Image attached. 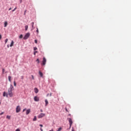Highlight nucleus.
Here are the masks:
<instances>
[{
  "instance_id": "f257e3e1",
  "label": "nucleus",
  "mask_w": 131,
  "mask_h": 131,
  "mask_svg": "<svg viewBox=\"0 0 131 131\" xmlns=\"http://www.w3.org/2000/svg\"><path fill=\"white\" fill-rule=\"evenodd\" d=\"M13 91H14V86L11 84L10 85V87L8 89V94L9 97H13Z\"/></svg>"
},
{
  "instance_id": "f03ea898",
  "label": "nucleus",
  "mask_w": 131,
  "mask_h": 131,
  "mask_svg": "<svg viewBox=\"0 0 131 131\" xmlns=\"http://www.w3.org/2000/svg\"><path fill=\"white\" fill-rule=\"evenodd\" d=\"M68 120L70 123V128H71V126H72V123H73V122L72 121V119L71 118H68Z\"/></svg>"
},
{
  "instance_id": "7ed1b4c3",
  "label": "nucleus",
  "mask_w": 131,
  "mask_h": 131,
  "mask_svg": "<svg viewBox=\"0 0 131 131\" xmlns=\"http://www.w3.org/2000/svg\"><path fill=\"white\" fill-rule=\"evenodd\" d=\"M30 36V33H27L25 34V36L24 37V39H27L28 37Z\"/></svg>"
},
{
  "instance_id": "20e7f679",
  "label": "nucleus",
  "mask_w": 131,
  "mask_h": 131,
  "mask_svg": "<svg viewBox=\"0 0 131 131\" xmlns=\"http://www.w3.org/2000/svg\"><path fill=\"white\" fill-rule=\"evenodd\" d=\"M20 111H21V107L20 106L18 105L16 108V113H19Z\"/></svg>"
},
{
  "instance_id": "39448f33",
  "label": "nucleus",
  "mask_w": 131,
  "mask_h": 131,
  "mask_svg": "<svg viewBox=\"0 0 131 131\" xmlns=\"http://www.w3.org/2000/svg\"><path fill=\"white\" fill-rule=\"evenodd\" d=\"M46 63H47V59H46V57H43V60L42 61V65H43V66H45V65H46Z\"/></svg>"
},
{
  "instance_id": "423d86ee",
  "label": "nucleus",
  "mask_w": 131,
  "mask_h": 131,
  "mask_svg": "<svg viewBox=\"0 0 131 131\" xmlns=\"http://www.w3.org/2000/svg\"><path fill=\"white\" fill-rule=\"evenodd\" d=\"M44 116H46V114L43 113H41L38 115V118H42V117H44Z\"/></svg>"
},
{
  "instance_id": "0eeeda50",
  "label": "nucleus",
  "mask_w": 131,
  "mask_h": 131,
  "mask_svg": "<svg viewBox=\"0 0 131 131\" xmlns=\"http://www.w3.org/2000/svg\"><path fill=\"white\" fill-rule=\"evenodd\" d=\"M34 100L35 102H38V101H39V97H37V96H35L34 97Z\"/></svg>"
},
{
  "instance_id": "6e6552de",
  "label": "nucleus",
  "mask_w": 131,
  "mask_h": 131,
  "mask_svg": "<svg viewBox=\"0 0 131 131\" xmlns=\"http://www.w3.org/2000/svg\"><path fill=\"white\" fill-rule=\"evenodd\" d=\"M34 92L35 93V94H37V93H38V89L36 88H35Z\"/></svg>"
},
{
  "instance_id": "1a4fd4ad",
  "label": "nucleus",
  "mask_w": 131,
  "mask_h": 131,
  "mask_svg": "<svg viewBox=\"0 0 131 131\" xmlns=\"http://www.w3.org/2000/svg\"><path fill=\"white\" fill-rule=\"evenodd\" d=\"M30 109L27 110L26 111V114L27 115H28V114H30Z\"/></svg>"
},
{
  "instance_id": "9d476101",
  "label": "nucleus",
  "mask_w": 131,
  "mask_h": 131,
  "mask_svg": "<svg viewBox=\"0 0 131 131\" xmlns=\"http://www.w3.org/2000/svg\"><path fill=\"white\" fill-rule=\"evenodd\" d=\"M39 74L40 77H42V76H43V74H42V72H40V71H39Z\"/></svg>"
},
{
  "instance_id": "9b49d317",
  "label": "nucleus",
  "mask_w": 131,
  "mask_h": 131,
  "mask_svg": "<svg viewBox=\"0 0 131 131\" xmlns=\"http://www.w3.org/2000/svg\"><path fill=\"white\" fill-rule=\"evenodd\" d=\"M45 106H48V104H49V101H48V100L47 99H46L45 100Z\"/></svg>"
},
{
  "instance_id": "f8f14e48",
  "label": "nucleus",
  "mask_w": 131,
  "mask_h": 131,
  "mask_svg": "<svg viewBox=\"0 0 131 131\" xmlns=\"http://www.w3.org/2000/svg\"><path fill=\"white\" fill-rule=\"evenodd\" d=\"M13 46H14V41H12L11 42V44L10 45V47H13Z\"/></svg>"
},
{
  "instance_id": "ddd939ff",
  "label": "nucleus",
  "mask_w": 131,
  "mask_h": 131,
  "mask_svg": "<svg viewBox=\"0 0 131 131\" xmlns=\"http://www.w3.org/2000/svg\"><path fill=\"white\" fill-rule=\"evenodd\" d=\"M7 26H8V22L5 21L4 23V27H7Z\"/></svg>"
},
{
  "instance_id": "4468645a",
  "label": "nucleus",
  "mask_w": 131,
  "mask_h": 131,
  "mask_svg": "<svg viewBox=\"0 0 131 131\" xmlns=\"http://www.w3.org/2000/svg\"><path fill=\"white\" fill-rule=\"evenodd\" d=\"M25 27L26 31H27V30H28V26L26 25Z\"/></svg>"
},
{
  "instance_id": "2eb2a0df",
  "label": "nucleus",
  "mask_w": 131,
  "mask_h": 131,
  "mask_svg": "<svg viewBox=\"0 0 131 131\" xmlns=\"http://www.w3.org/2000/svg\"><path fill=\"white\" fill-rule=\"evenodd\" d=\"M6 118L7 119H11V116L7 115V117H6Z\"/></svg>"
},
{
  "instance_id": "dca6fc26",
  "label": "nucleus",
  "mask_w": 131,
  "mask_h": 131,
  "mask_svg": "<svg viewBox=\"0 0 131 131\" xmlns=\"http://www.w3.org/2000/svg\"><path fill=\"white\" fill-rule=\"evenodd\" d=\"M11 76H8V80H9V81H10V82H11Z\"/></svg>"
},
{
  "instance_id": "f3484780",
  "label": "nucleus",
  "mask_w": 131,
  "mask_h": 131,
  "mask_svg": "<svg viewBox=\"0 0 131 131\" xmlns=\"http://www.w3.org/2000/svg\"><path fill=\"white\" fill-rule=\"evenodd\" d=\"M33 121H36V116H34L33 119Z\"/></svg>"
},
{
  "instance_id": "a211bd4d",
  "label": "nucleus",
  "mask_w": 131,
  "mask_h": 131,
  "mask_svg": "<svg viewBox=\"0 0 131 131\" xmlns=\"http://www.w3.org/2000/svg\"><path fill=\"white\" fill-rule=\"evenodd\" d=\"M31 25H32V29H34V23H32Z\"/></svg>"
},
{
  "instance_id": "6ab92c4d",
  "label": "nucleus",
  "mask_w": 131,
  "mask_h": 131,
  "mask_svg": "<svg viewBox=\"0 0 131 131\" xmlns=\"http://www.w3.org/2000/svg\"><path fill=\"white\" fill-rule=\"evenodd\" d=\"M36 62H37V63H38V64H39V59L37 58V59H36Z\"/></svg>"
},
{
  "instance_id": "aec40b11",
  "label": "nucleus",
  "mask_w": 131,
  "mask_h": 131,
  "mask_svg": "<svg viewBox=\"0 0 131 131\" xmlns=\"http://www.w3.org/2000/svg\"><path fill=\"white\" fill-rule=\"evenodd\" d=\"M19 38H23V35H22V34L20 35Z\"/></svg>"
},
{
  "instance_id": "412c9836",
  "label": "nucleus",
  "mask_w": 131,
  "mask_h": 131,
  "mask_svg": "<svg viewBox=\"0 0 131 131\" xmlns=\"http://www.w3.org/2000/svg\"><path fill=\"white\" fill-rule=\"evenodd\" d=\"M17 10V7H15L13 10H12V12H15Z\"/></svg>"
},
{
  "instance_id": "4be33fe9",
  "label": "nucleus",
  "mask_w": 131,
  "mask_h": 131,
  "mask_svg": "<svg viewBox=\"0 0 131 131\" xmlns=\"http://www.w3.org/2000/svg\"><path fill=\"white\" fill-rule=\"evenodd\" d=\"M2 73H3V74H4L5 73V69H3Z\"/></svg>"
},
{
  "instance_id": "5701e85b",
  "label": "nucleus",
  "mask_w": 131,
  "mask_h": 131,
  "mask_svg": "<svg viewBox=\"0 0 131 131\" xmlns=\"http://www.w3.org/2000/svg\"><path fill=\"white\" fill-rule=\"evenodd\" d=\"M3 97H6V92L3 93Z\"/></svg>"
},
{
  "instance_id": "b1692460",
  "label": "nucleus",
  "mask_w": 131,
  "mask_h": 131,
  "mask_svg": "<svg viewBox=\"0 0 131 131\" xmlns=\"http://www.w3.org/2000/svg\"><path fill=\"white\" fill-rule=\"evenodd\" d=\"M36 50H37V48L34 47V51H36Z\"/></svg>"
},
{
  "instance_id": "393cba45",
  "label": "nucleus",
  "mask_w": 131,
  "mask_h": 131,
  "mask_svg": "<svg viewBox=\"0 0 131 131\" xmlns=\"http://www.w3.org/2000/svg\"><path fill=\"white\" fill-rule=\"evenodd\" d=\"M5 43H7V42H8V39H6L5 40Z\"/></svg>"
},
{
  "instance_id": "a878e982",
  "label": "nucleus",
  "mask_w": 131,
  "mask_h": 131,
  "mask_svg": "<svg viewBox=\"0 0 131 131\" xmlns=\"http://www.w3.org/2000/svg\"><path fill=\"white\" fill-rule=\"evenodd\" d=\"M14 86H16V81H14Z\"/></svg>"
},
{
  "instance_id": "bb28decb",
  "label": "nucleus",
  "mask_w": 131,
  "mask_h": 131,
  "mask_svg": "<svg viewBox=\"0 0 131 131\" xmlns=\"http://www.w3.org/2000/svg\"><path fill=\"white\" fill-rule=\"evenodd\" d=\"M36 32L37 33V34H38V28H37Z\"/></svg>"
},
{
  "instance_id": "cd10ccee",
  "label": "nucleus",
  "mask_w": 131,
  "mask_h": 131,
  "mask_svg": "<svg viewBox=\"0 0 131 131\" xmlns=\"http://www.w3.org/2000/svg\"><path fill=\"white\" fill-rule=\"evenodd\" d=\"M65 110L67 112H69L68 110H67V107L65 108Z\"/></svg>"
},
{
  "instance_id": "c85d7f7f",
  "label": "nucleus",
  "mask_w": 131,
  "mask_h": 131,
  "mask_svg": "<svg viewBox=\"0 0 131 131\" xmlns=\"http://www.w3.org/2000/svg\"><path fill=\"white\" fill-rule=\"evenodd\" d=\"M31 77H32V79H34V76H33V75H32Z\"/></svg>"
},
{
  "instance_id": "c756f323",
  "label": "nucleus",
  "mask_w": 131,
  "mask_h": 131,
  "mask_svg": "<svg viewBox=\"0 0 131 131\" xmlns=\"http://www.w3.org/2000/svg\"><path fill=\"white\" fill-rule=\"evenodd\" d=\"M15 131H20V129L17 128V129H16L15 130Z\"/></svg>"
},
{
  "instance_id": "7c9ffc66",
  "label": "nucleus",
  "mask_w": 131,
  "mask_h": 131,
  "mask_svg": "<svg viewBox=\"0 0 131 131\" xmlns=\"http://www.w3.org/2000/svg\"><path fill=\"white\" fill-rule=\"evenodd\" d=\"M26 12H27V10H25L24 15H26Z\"/></svg>"
},
{
  "instance_id": "2f4dec72",
  "label": "nucleus",
  "mask_w": 131,
  "mask_h": 131,
  "mask_svg": "<svg viewBox=\"0 0 131 131\" xmlns=\"http://www.w3.org/2000/svg\"><path fill=\"white\" fill-rule=\"evenodd\" d=\"M35 43H37V40H35Z\"/></svg>"
},
{
  "instance_id": "473e14b6",
  "label": "nucleus",
  "mask_w": 131,
  "mask_h": 131,
  "mask_svg": "<svg viewBox=\"0 0 131 131\" xmlns=\"http://www.w3.org/2000/svg\"><path fill=\"white\" fill-rule=\"evenodd\" d=\"M4 112H2L1 113H0V115H3V114H4Z\"/></svg>"
},
{
  "instance_id": "72a5a7b5",
  "label": "nucleus",
  "mask_w": 131,
  "mask_h": 131,
  "mask_svg": "<svg viewBox=\"0 0 131 131\" xmlns=\"http://www.w3.org/2000/svg\"><path fill=\"white\" fill-rule=\"evenodd\" d=\"M36 53H37V51H35L34 53V55H35V54H36Z\"/></svg>"
},
{
  "instance_id": "f704fd0d",
  "label": "nucleus",
  "mask_w": 131,
  "mask_h": 131,
  "mask_svg": "<svg viewBox=\"0 0 131 131\" xmlns=\"http://www.w3.org/2000/svg\"><path fill=\"white\" fill-rule=\"evenodd\" d=\"M39 126H41V127H42L43 125H42V124H40Z\"/></svg>"
},
{
  "instance_id": "c9c22d12",
  "label": "nucleus",
  "mask_w": 131,
  "mask_h": 131,
  "mask_svg": "<svg viewBox=\"0 0 131 131\" xmlns=\"http://www.w3.org/2000/svg\"><path fill=\"white\" fill-rule=\"evenodd\" d=\"M26 110V108L24 109L23 111V112H24V111H25Z\"/></svg>"
},
{
  "instance_id": "e433bc0d",
  "label": "nucleus",
  "mask_w": 131,
  "mask_h": 131,
  "mask_svg": "<svg viewBox=\"0 0 131 131\" xmlns=\"http://www.w3.org/2000/svg\"><path fill=\"white\" fill-rule=\"evenodd\" d=\"M11 10H12V8L9 9V11H11Z\"/></svg>"
},
{
  "instance_id": "4c0bfd02",
  "label": "nucleus",
  "mask_w": 131,
  "mask_h": 131,
  "mask_svg": "<svg viewBox=\"0 0 131 131\" xmlns=\"http://www.w3.org/2000/svg\"><path fill=\"white\" fill-rule=\"evenodd\" d=\"M0 39H2V35H0Z\"/></svg>"
},
{
  "instance_id": "58836bf2",
  "label": "nucleus",
  "mask_w": 131,
  "mask_h": 131,
  "mask_svg": "<svg viewBox=\"0 0 131 131\" xmlns=\"http://www.w3.org/2000/svg\"><path fill=\"white\" fill-rule=\"evenodd\" d=\"M50 97H52V93H50Z\"/></svg>"
},
{
  "instance_id": "ea45409f",
  "label": "nucleus",
  "mask_w": 131,
  "mask_h": 131,
  "mask_svg": "<svg viewBox=\"0 0 131 131\" xmlns=\"http://www.w3.org/2000/svg\"><path fill=\"white\" fill-rule=\"evenodd\" d=\"M40 130L41 131H43V130H42V128H40Z\"/></svg>"
},
{
  "instance_id": "a19ab883",
  "label": "nucleus",
  "mask_w": 131,
  "mask_h": 131,
  "mask_svg": "<svg viewBox=\"0 0 131 131\" xmlns=\"http://www.w3.org/2000/svg\"><path fill=\"white\" fill-rule=\"evenodd\" d=\"M23 78H24V77L21 76V79H23Z\"/></svg>"
},
{
  "instance_id": "79ce46f5",
  "label": "nucleus",
  "mask_w": 131,
  "mask_h": 131,
  "mask_svg": "<svg viewBox=\"0 0 131 131\" xmlns=\"http://www.w3.org/2000/svg\"><path fill=\"white\" fill-rule=\"evenodd\" d=\"M72 131H74V129H73V128H72Z\"/></svg>"
},
{
  "instance_id": "37998d69",
  "label": "nucleus",
  "mask_w": 131,
  "mask_h": 131,
  "mask_svg": "<svg viewBox=\"0 0 131 131\" xmlns=\"http://www.w3.org/2000/svg\"><path fill=\"white\" fill-rule=\"evenodd\" d=\"M49 131H54V130L53 129H52L51 130H50Z\"/></svg>"
},
{
  "instance_id": "c03bdc74",
  "label": "nucleus",
  "mask_w": 131,
  "mask_h": 131,
  "mask_svg": "<svg viewBox=\"0 0 131 131\" xmlns=\"http://www.w3.org/2000/svg\"><path fill=\"white\" fill-rule=\"evenodd\" d=\"M40 112H42V110H40Z\"/></svg>"
},
{
  "instance_id": "a18cd8bd",
  "label": "nucleus",
  "mask_w": 131,
  "mask_h": 131,
  "mask_svg": "<svg viewBox=\"0 0 131 131\" xmlns=\"http://www.w3.org/2000/svg\"><path fill=\"white\" fill-rule=\"evenodd\" d=\"M49 96V94H47V97Z\"/></svg>"
},
{
  "instance_id": "49530a36",
  "label": "nucleus",
  "mask_w": 131,
  "mask_h": 131,
  "mask_svg": "<svg viewBox=\"0 0 131 131\" xmlns=\"http://www.w3.org/2000/svg\"><path fill=\"white\" fill-rule=\"evenodd\" d=\"M7 47L9 48V45L7 46Z\"/></svg>"
},
{
  "instance_id": "de8ad7c7",
  "label": "nucleus",
  "mask_w": 131,
  "mask_h": 131,
  "mask_svg": "<svg viewBox=\"0 0 131 131\" xmlns=\"http://www.w3.org/2000/svg\"><path fill=\"white\" fill-rule=\"evenodd\" d=\"M22 2V0H20V3Z\"/></svg>"
},
{
  "instance_id": "09e8293b",
  "label": "nucleus",
  "mask_w": 131,
  "mask_h": 131,
  "mask_svg": "<svg viewBox=\"0 0 131 131\" xmlns=\"http://www.w3.org/2000/svg\"><path fill=\"white\" fill-rule=\"evenodd\" d=\"M6 97H8V95H6Z\"/></svg>"
}]
</instances>
